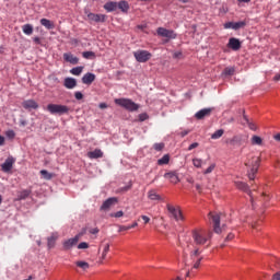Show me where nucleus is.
<instances>
[{
    "label": "nucleus",
    "instance_id": "f257e3e1",
    "mask_svg": "<svg viewBox=\"0 0 280 280\" xmlns=\"http://www.w3.org/2000/svg\"><path fill=\"white\" fill-rule=\"evenodd\" d=\"M260 161L261 160L259 158H253L247 163H245L246 167L248 168L247 176L249 180H255V174H257L259 171Z\"/></svg>",
    "mask_w": 280,
    "mask_h": 280
},
{
    "label": "nucleus",
    "instance_id": "f03ea898",
    "mask_svg": "<svg viewBox=\"0 0 280 280\" xmlns=\"http://www.w3.org/2000/svg\"><path fill=\"white\" fill-rule=\"evenodd\" d=\"M47 110H48V113H50V115L62 116V115H69V110H71V108H69V106H67V105L48 104Z\"/></svg>",
    "mask_w": 280,
    "mask_h": 280
},
{
    "label": "nucleus",
    "instance_id": "7ed1b4c3",
    "mask_svg": "<svg viewBox=\"0 0 280 280\" xmlns=\"http://www.w3.org/2000/svg\"><path fill=\"white\" fill-rule=\"evenodd\" d=\"M115 104L121 106L122 108H126V110H129L130 113L139 110V104L132 102V100L129 98H116Z\"/></svg>",
    "mask_w": 280,
    "mask_h": 280
},
{
    "label": "nucleus",
    "instance_id": "20e7f679",
    "mask_svg": "<svg viewBox=\"0 0 280 280\" xmlns=\"http://www.w3.org/2000/svg\"><path fill=\"white\" fill-rule=\"evenodd\" d=\"M166 209L168 211V218H173V220L176 222H183V220H185V217H183V211H180L179 207L167 203Z\"/></svg>",
    "mask_w": 280,
    "mask_h": 280
},
{
    "label": "nucleus",
    "instance_id": "39448f33",
    "mask_svg": "<svg viewBox=\"0 0 280 280\" xmlns=\"http://www.w3.org/2000/svg\"><path fill=\"white\" fill-rule=\"evenodd\" d=\"M156 34L161 38H167V40H174L176 38L175 32L165 27H158Z\"/></svg>",
    "mask_w": 280,
    "mask_h": 280
},
{
    "label": "nucleus",
    "instance_id": "423d86ee",
    "mask_svg": "<svg viewBox=\"0 0 280 280\" xmlns=\"http://www.w3.org/2000/svg\"><path fill=\"white\" fill-rule=\"evenodd\" d=\"M137 62H148L152 58V54L148 50H137L133 52Z\"/></svg>",
    "mask_w": 280,
    "mask_h": 280
},
{
    "label": "nucleus",
    "instance_id": "0eeeda50",
    "mask_svg": "<svg viewBox=\"0 0 280 280\" xmlns=\"http://www.w3.org/2000/svg\"><path fill=\"white\" fill-rule=\"evenodd\" d=\"M81 237H82V233H79L74 237L65 241L63 242V250H71V248H73V246L78 245V242H80Z\"/></svg>",
    "mask_w": 280,
    "mask_h": 280
},
{
    "label": "nucleus",
    "instance_id": "6e6552de",
    "mask_svg": "<svg viewBox=\"0 0 280 280\" xmlns=\"http://www.w3.org/2000/svg\"><path fill=\"white\" fill-rule=\"evenodd\" d=\"M192 240L198 246L207 244V237L205 236V234H202V232H199L198 230L192 231Z\"/></svg>",
    "mask_w": 280,
    "mask_h": 280
},
{
    "label": "nucleus",
    "instance_id": "1a4fd4ad",
    "mask_svg": "<svg viewBox=\"0 0 280 280\" xmlns=\"http://www.w3.org/2000/svg\"><path fill=\"white\" fill-rule=\"evenodd\" d=\"M14 163H16V160L14 158L9 156L2 164L1 170L4 172V174H8L12 172V167H14Z\"/></svg>",
    "mask_w": 280,
    "mask_h": 280
},
{
    "label": "nucleus",
    "instance_id": "9d476101",
    "mask_svg": "<svg viewBox=\"0 0 280 280\" xmlns=\"http://www.w3.org/2000/svg\"><path fill=\"white\" fill-rule=\"evenodd\" d=\"M230 143L236 147L244 145V143H248V136H244V135L234 136L230 140Z\"/></svg>",
    "mask_w": 280,
    "mask_h": 280
},
{
    "label": "nucleus",
    "instance_id": "9b49d317",
    "mask_svg": "<svg viewBox=\"0 0 280 280\" xmlns=\"http://www.w3.org/2000/svg\"><path fill=\"white\" fill-rule=\"evenodd\" d=\"M243 27H246V22L241 21V22H226L224 24V30H242Z\"/></svg>",
    "mask_w": 280,
    "mask_h": 280
},
{
    "label": "nucleus",
    "instance_id": "f8f14e48",
    "mask_svg": "<svg viewBox=\"0 0 280 280\" xmlns=\"http://www.w3.org/2000/svg\"><path fill=\"white\" fill-rule=\"evenodd\" d=\"M209 215L212 218L213 221V231L214 233H217L218 235H220V233H222V228H220V214H213V213H209Z\"/></svg>",
    "mask_w": 280,
    "mask_h": 280
},
{
    "label": "nucleus",
    "instance_id": "ddd939ff",
    "mask_svg": "<svg viewBox=\"0 0 280 280\" xmlns=\"http://www.w3.org/2000/svg\"><path fill=\"white\" fill-rule=\"evenodd\" d=\"M228 47L233 49V51H240V49H242V42L235 37H231L229 39Z\"/></svg>",
    "mask_w": 280,
    "mask_h": 280
},
{
    "label": "nucleus",
    "instance_id": "4468645a",
    "mask_svg": "<svg viewBox=\"0 0 280 280\" xmlns=\"http://www.w3.org/2000/svg\"><path fill=\"white\" fill-rule=\"evenodd\" d=\"M88 19L92 23H104V21H106V15L95 14V13H88Z\"/></svg>",
    "mask_w": 280,
    "mask_h": 280
},
{
    "label": "nucleus",
    "instance_id": "2eb2a0df",
    "mask_svg": "<svg viewBox=\"0 0 280 280\" xmlns=\"http://www.w3.org/2000/svg\"><path fill=\"white\" fill-rule=\"evenodd\" d=\"M23 108H25V110H36L38 109V103H36V101L34 100H26L22 103Z\"/></svg>",
    "mask_w": 280,
    "mask_h": 280
},
{
    "label": "nucleus",
    "instance_id": "dca6fc26",
    "mask_svg": "<svg viewBox=\"0 0 280 280\" xmlns=\"http://www.w3.org/2000/svg\"><path fill=\"white\" fill-rule=\"evenodd\" d=\"M164 178H168L173 185L180 183V178H178V173H176V171L165 173Z\"/></svg>",
    "mask_w": 280,
    "mask_h": 280
},
{
    "label": "nucleus",
    "instance_id": "f3484780",
    "mask_svg": "<svg viewBox=\"0 0 280 280\" xmlns=\"http://www.w3.org/2000/svg\"><path fill=\"white\" fill-rule=\"evenodd\" d=\"M116 202H117V198L115 197L108 198L101 206V211H108V209H110L113 205H116Z\"/></svg>",
    "mask_w": 280,
    "mask_h": 280
},
{
    "label": "nucleus",
    "instance_id": "a211bd4d",
    "mask_svg": "<svg viewBox=\"0 0 280 280\" xmlns=\"http://www.w3.org/2000/svg\"><path fill=\"white\" fill-rule=\"evenodd\" d=\"M213 108H203L195 114L196 119H205V117H209L212 113Z\"/></svg>",
    "mask_w": 280,
    "mask_h": 280
},
{
    "label": "nucleus",
    "instance_id": "6ab92c4d",
    "mask_svg": "<svg viewBox=\"0 0 280 280\" xmlns=\"http://www.w3.org/2000/svg\"><path fill=\"white\" fill-rule=\"evenodd\" d=\"M63 60L70 62V65H78V62H80V59L71 52L63 54Z\"/></svg>",
    "mask_w": 280,
    "mask_h": 280
},
{
    "label": "nucleus",
    "instance_id": "aec40b11",
    "mask_svg": "<svg viewBox=\"0 0 280 280\" xmlns=\"http://www.w3.org/2000/svg\"><path fill=\"white\" fill-rule=\"evenodd\" d=\"M63 86L70 90L75 89V86H78V81L74 78L68 77L63 81Z\"/></svg>",
    "mask_w": 280,
    "mask_h": 280
},
{
    "label": "nucleus",
    "instance_id": "412c9836",
    "mask_svg": "<svg viewBox=\"0 0 280 280\" xmlns=\"http://www.w3.org/2000/svg\"><path fill=\"white\" fill-rule=\"evenodd\" d=\"M95 82V74L88 72L82 77L83 84H93Z\"/></svg>",
    "mask_w": 280,
    "mask_h": 280
},
{
    "label": "nucleus",
    "instance_id": "4be33fe9",
    "mask_svg": "<svg viewBox=\"0 0 280 280\" xmlns=\"http://www.w3.org/2000/svg\"><path fill=\"white\" fill-rule=\"evenodd\" d=\"M89 159H102L104 156V152L100 149H95L94 151H91L88 153Z\"/></svg>",
    "mask_w": 280,
    "mask_h": 280
},
{
    "label": "nucleus",
    "instance_id": "5701e85b",
    "mask_svg": "<svg viewBox=\"0 0 280 280\" xmlns=\"http://www.w3.org/2000/svg\"><path fill=\"white\" fill-rule=\"evenodd\" d=\"M235 185L237 189H241L242 191H248L250 198H253L252 191L248 189V184L244 182H236Z\"/></svg>",
    "mask_w": 280,
    "mask_h": 280
},
{
    "label": "nucleus",
    "instance_id": "b1692460",
    "mask_svg": "<svg viewBox=\"0 0 280 280\" xmlns=\"http://www.w3.org/2000/svg\"><path fill=\"white\" fill-rule=\"evenodd\" d=\"M243 125L246 124L249 128V130H257V125H255V122L250 121V119H248V116H246L245 114L243 115Z\"/></svg>",
    "mask_w": 280,
    "mask_h": 280
},
{
    "label": "nucleus",
    "instance_id": "393cba45",
    "mask_svg": "<svg viewBox=\"0 0 280 280\" xmlns=\"http://www.w3.org/2000/svg\"><path fill=\"white\" fill-rule=\"evenodd\" d=\"M56 240H58V233H52L51 236L47 238L48 248H54V246H56Z\"/></svg>",
    "mask_w": 280,
    "mask_h": 280
},
{
    "label": "nucleus",
    "instance_id": "a878e982",
    "mask_svg": "<svg viewBox=\"0 0 280 280\" xmlns=\"http://www.w3.org/2000/svg\"><path fill=\"white\" fill-rule=\"evenodd\" d=\"M22 32L26 34V36H32V34H34V26L32 24H24Z\"/></svg>",
    "mask_w": 280,
    "mask_h": 280
},
{
    "label": "nucleus",
    "instance_id": "bb28decb",
    "mask_svg": "<svg viewBox=\"0 0 280 280\" xmlns=\"http://www.w3.org/2000/svg\"><path fill=\"white\" fill-rule=\"evenodd\" d=\"M104 10L106 12H115L117 10V2H107L104 4Z\"/></svg>",
    "mask_w": 280,
    "mask_h": 280
},
{
    "label": "nucleus",
    "instance_id": "cd10ccee",
    "mask_svg": "<svg viewBox=\"0 0 280 280\" xmlns=\"http://www.w3.org/2000/svg\"><path fill=\"white\" fill-rule=\"evenodd\" d=\"M40 25H43L44 27H46V30H54V22H51V20L42 19V20H40Z\"/></svg>",
    "mask_w": 280,
    "mask_h": 280
},
{
    "label": "nucleus",
    "instance_id": "c85d7f7f",
    "mask_svg": "<svg viewBox=\"0 0 280 280\" xmlns=\"http://www.w3.org/2000/svg\"><path fill=\"white\" fill-rule=\"evenodd\" d=\"M117 8L119 9V10H121L122 12H128V10H129V5H128V2H126V1H119L118 3H117Z\"/></svg>",
    "mask_w": 280,
    "mask_h": 280
},
{
    "label": "nucleus",
    "instance_id": "c756f323",
    "mask_svg": "<svg viewBox=\"0 0 280 280\" xmlns=\"http://www.w3.org/2000/svg\"><path fill=\"white\" fill-rule=\"evenodd\" d=\"M82 71H84V67L79 66V67L72 68V69L70 70V73H71L72 75H81V74H82Z\"/></svg>",
    "mask_w": 280,
    "mask_h": 280
},
{
    "label": "nucleus",
    "instance_id": "7c9ffc66",
    "mask_svg": "<svg viewBox=\"0 0 280 280\" xmlns=\"http://www.w3.org/2000/svg\"><path fill=\"white\" fill-rule=\"evenodd\" d=\"M39 174L45 178V180H51V178H54V174L49 173L47 170H42Z\"/></svg>",
    "mask_w": 280,
    "mask_h": 280
},
{
    "label": "nucleus",
    "instance_id": "2f4dec72",
    "mask_svg": "<svg viewBox=\"0 0 280 280\" xmlns=\"http://www.w3.org/2000/svg\"><path fill=\"white\" fill-rule=\"evenodd\" d=\"M264 143V140L259 136H253L252 137V145H261Z\"/></svg>",
    "mask_w": 280,
    "mask_h": 280
},
{
    "label": "nucleus",
    "instance_id": "473e14b6",
    "mask_svg": "<svg viewBox=\"0 0 280 280\" xmlns=\"http://www.w3.org/2000/svg\"><path fill=\"white\" fill-rule=\"evenodd\" d=\"M136 226H139V223L135 222L131 225H120L119 226V233H121V231H130V229H135Z\"/></svg>",
    "mask_w": 280,
    "mask_h": 280
},
{
    "label": "nucleus",
    "instance_id": "72a5a7b5",
    "mask_svg": "<svg viewBox=\"0 0 280 280\" xmlns=\"http://www.w3.org/2000/svg\"><path fill=\"white\" fill-rule=\"evenodd\" d=\"M148 198H149L150 200H161V197H160L159 194H156V191H154V190H150V191L148 192Z\"/></svg>",
    "mask_w": 280,
    "mask_h": 280
},
{
    "label": "nucleus",
    "instance_id": "f704fd0d",
    "mask_svg": "<svg viewBox=\"0 0 280 280\" xmlns=\"http://www.w3.org/2000/svg\"><path fill=\"white\" fill-rule=\"evenodd\" d=\"M170 163V155L165 154L160 160H158L159 165H167Z\"/></svg>",
    "mask_w": 280,
    "mask_h": 280
},
{
    "label": "nucleus",
    "instance_id": "c9c22d12",
    "mask_svg": "<svg viewBox=\"0 0 280 280\" xmlns=\"http://www.w3.org/2000/svg\"><path fill=\"white\" fill-rule=\"evenodd\" d=\"M235 73L234 67H228L223 70L222 75H233Z\"/></svg>",
    "mask_w": 280,
    "mask_h": 280
},
{
    "label": "nucleus",
    "instance_id": "e433bc0d",
    "mask_svg": "<svg viewBox=\"0 0 280 280\" xmlns=\"http://www.w3.org/2000/svg\"><path fill=\"white\" fill-rule=\"evenodd\" d=\"M30 197V190H22L19 195H18V199L19 200H25L26 198Z\"/></svg>",
    "mask_w": 280,
    "mask_h": 280
},
{
    "label": "nucleus",
    "instance_id": "4c0bfd02",
    "mask_svg": "<svg viewBox=\"0 0 280 280\" xmlns=\"http://www.w3.org/2000/svg\"><path fill=\"white\" fill-rule=\"evenodd\" d=\"M224 135V129H219L211 135V139H220Z\"/></svg>",
    "mask_w": 280,
    "mask_h": 280
},
{
    "label": "nucleus",
    "instance_id": "58836bf2",
    "mask_svg": "<svg viewBox=\"0 0 280 280\" xmlns=\"http://www.w3.org/2000/svg\"><path fill=\"white\" fill-rule=\"evenodd\" d=\"M77 266H78L79 268H82V270H89V268H90L89 262L82 261V260L77 261Z\"/></svg>",
    "mask_w": 280,
    "mask_h": 280
},
{
    "label": "nucleus",
    "instance_id": "ea45409f",
    "mask_svg": "<svg viewBox=\"0 0 280 280\" xmlns=\"http://www.w3.org/2000/svg\"><path fill=\"white\" fill-rule=\"evenodd\" d=\"M83 58L86 60H91V58H95V52L93 51H83L82 52Z\"/></svg>",
    "mask_w": 280,
    "mask_h": 280
},
{
    "label": "nucleus",
    "instance_id": "a19ab883",
    "mask_svg": "<svg viewBox=\"0 0 280 280\" xmlns=\"http://www.w3.org/2000/svg\"><path fill=\"white\" fill-rule=\"evenodd\" d=\"M108 250H110V244H105L103 253H102V259H106V255H108Z\"/></svg>",
    "mask_w": 280,
    "mask_h": 280
},
{
    "label": "nucleus",
    "instance_id": "79ce46f5",
    "mask_svg": "<svg viewBox=\"0 0 280 280\" xmlns=\"http://www.w3.org/2000/svg\"><path fill=\"white\" fill-rule=\"evenodd\" d=\"M196 257H200V249H195L190 253V258L192 261H196Z\"/></svg>",
    "mask_w": 280,
    "mask_h": 280
},
{
    "label": "nucleus",
    "instance_id": "37998d69",
    "mask_svg": "<svg viewBox=\"0 0 280 280\" xmlns=\"http://www.w3.org/2000/svg\"><path fill=\"white\" fill-rule=\"evenodd\" d=\"M154 150H156V152H161V150H163V148H165V144L163 142L161 143H155L153 145Z\"/></svg>",
    "mask_w": 280,
    "mask_h": 280
},
{
    "label": "nucleus",
    "instance_id": "c03bdc74",
    "mask_svg": "<svg viewBox=\"0 0 280 280\" xmlns=\"http://www.w3.org/2000/svg\"><path fill=\"white\" fill-rule=\"evenodd\" d=\"M192 165L195 167H202V161L200 159H194L192 160Z\"/></svg>",
    "mask_w": 280,
    "mask_h": 280
},
{
    "label": "nucleus",
    "instance_id": "a18cd8bd",
    "mask_svg": "<svg viewBox=\"0 0 280 280\" xmlns=\"http://www.w3.org/2000/svg\"><path fill=\"white\" fill-rule=\"evenodd\" d=\"M78 248H79V250L86 249V248H89V243L82 242V243H80V244L78 245Z\"/></svg>",
    "mask_w": 280,
    "mask_h": 280
},
{
    "label": "nucleus",
    "instance_id": "49530a36",
    "mask_svg": "<svg viewBox=\"0 0 280 280\" xmlns=\"http://www.w3.org/2000/svg\"><path fill=\"white\" fill-rule=\"evenodd\" d=\"M5 136L9 138V139H14V137H16V133L14 132V130H8L5 132Z\"/></svg>",
    "mask_w": 280,
    "mask_h": 280
},
{
    "label": "nucleus",
    "instance_id": "de8ad7c7",
    "mask_svg": "<svg viewBox=\"0 0 280 280\" xmlns=\"http://www.w3.org/2000/svg\"><path fill=\"white\" fill-rule=\"evenodd\" d=\"M173 58H174L175 60H180V58H183V52H182V51H175V52L173 54Z\"/></svg>",
    "mask_w": 280,
    "mask_h": 280
},
{
    "label": "nucleus",
    "instance_id": "09e8293b",
    "mask_svg": "<svg viewBox=\"0 0 280 280\" xmlns=\"http://www.w3.org/2000/svg\"><path fill=\"white\" fill-rule=\"evenodd\" d=\"M215 170V164H211L205 172L203 174H211Z\"/></svg>",
    "mask_w": 280,
    "mask_h": 280
},
{
    "label": "nucleus",
    "instance_id": "8fccbe9b",
    "mask_svg": "<svg viewBox=\"0 0 280 280\" xmlns=\"http://www.w3.org/2000/svg\"><path fill=\"white\" fill-rule=\"evenodd\" d=\"M200 261H202V257H198L197 260H195V264H194L195 269L200 268Z\"/></svg>",
    "mask_w": 280,
    "mask_h": 280
},
{
    "label": "nucleus",
    "instance_id": "3c124183",
    "mask_svg": "<svg viewBox=\"0 0 280 280\" xmlns=\"http://www.w3.org/2000/svg\"><path fill=\"white\" fill-rule=\"evenodd\" d=\"M74 97H75V100H83L84 98V94H82V92H75L74 93Z\"/></svg>",
    "mask_w": 280,
    "mask_h": 280
},
{
    "label": "nucleus",
    "instance_id": "603ef678",
    "mask_svg": "<svg viewBox=\"0 0 280 280\" xmlns=\"http://www.w3.org/2000/svg\"><path fill=\"white\" fill-rule=\"evenodd\" d=\"M124 211H117L116 213L112 214V218H122Z\"/></svg>",
    "mask_w": 280,
    "mask_h": 280
},
{
    "label": "nucleus",
    "instance_id": "864d4df0",
    "mask_svg": "<svg viewBox=\"0 0 280 280\" xmlns=\"http://www.w3.org/2000/svg\"><path fill=\"white\" fill-rule=\"evenodd\" d=\"M145 119H148V114H140L139 115V120L140 121H145Z\"/></svg>",
    "mask_w": 280,
    "mask_h": 280
},
{
    "label": "nucleus",
    "instance_id": "5fc2aeb1",
    "mask_svg": "<svg viewBox=\"0 0 280 280\" xmlns=\"http://www.w3.org/2000/svg\"><path fill=\"white\" fill-rule=\"evenodd\" d=\"M90 233H91L92 235H97V233H100V229L93 228V229L90 230Z\"/></svg>",
    "mask_w": 280,
    "mask_h": 280
},
{
    "label": "nucleus",
    "instance_id": "6e6d98bb",
    "mask_svg": "<svg viewBox=\"0 0 280 280\" xmlns=\"http://www.w3.org/2000/svg\"><path fill=\"white\" fill-rule=\"evenodd\" d=\"M235 237V234L230 233L228 234V236L225 237V242H231V240H233Z\"/></svg>",
    "mask_w": 280,
    "mask_h": 280
},
{
    "label": "nucleus",
    "instance_id": "4d7b16f0",
    "mask_svg": "<svg viewBox=\"0 0 280 280\" xmlns=\"http://www.w3.org/2000/svg\"><path fill=\"white\" fill-rule=\"evenodd\" d=\"M198 142H194L191 143L189 147H188V150L191 151V150H195V148H198Z\"/></svg>",
    "mask_w": 280,
    "mask_h": 280
},
{
    "label": "nucleus",
    "instance_id": "13d9d810",
    "mask_svg": "<svg viewBox=\"0 0 280 280\" xmlns=\"http://www.w3.org/2000/svg\"><path fill=\"white\" fill-rule=\"evenodd\" d=\"M141 218H142L144 224H148L150 222V219L148 215H141Z\"/></svg>",
    "mask_w": 280,
    "mask_h": 280
},
{
    "label": "nucleus",
    "instance_id": "bf43d9fd",
    "mask_svg": "<svg viewBox=\"0 0 280 280\" xmlns=\"http://www.w3.org/2000/svg\"><path fill=\"white\" fill-rule=\"evenodd\" d=\"M132 184H129L128 186H125L121 188V191H128L129 189H131Z\"/></svg>",
    "mask_w": 280,
    "mask_h": 280
},
{
    "label": "nucleus",
    "instance_id": "052dcab7",
    "mask_svg": "<svg viewBox=\"0 0 280 280\" xmlns=\"http://www.w3.org/2000/svg\"><path fill=\"white\" fill-rule=\"evenodd\" d=\"M20 126H23V127L27 126V120L21 119L20 120Z\"/></svg>",
    "mask_w": 280,
    "mask_h": 280
},
{
    "label": "nucleus",
    "instance_id": "680f3d73",
    "mask_svg": "<svg viewBox=\"0 0 280 280\" xmlns=\"http://www.w3.org/2000/svg\"><path fill=\"white\" fill-rule=\"evenodd\" d=\"M33 40L36 45H40V37H34Z\"/></svg>",
    "mask_w": 280,
    "mask_h": 280
},
{
    "label": "nucleus",
    "instance_id": "e2e57ef3",
    "mask_svg": "<svg viewBox=\"0 0 280 280\" xmlns=\"http://www.w3.org/2000/svg\"><path fill=\"white\" fill-rule=\"evenodd\" d=\"M272 280H280V272L275 273Z\"/></svg>",
    "mask_w": 280,
    "mask_h": 280
},
{
    "label": "nucleus",
    "instance_id": "0e129e2a",
    "mask_svg": "<svg viewBox=\"0 0 280 280\" xmlns=\"http://www.w3.org/2000/svg\"><path fill=\"white\" fill-rule=\"evenodd\" d=\"M189 135V130H184L180 132V137H187Z\"/></svg>",
    "mask_w": 280,
    "mask_h": 280
},
{
    "label": "nucleus",
    "instance_id": "69168bd1",
    "mask_svg": "<svg viewBox=\"0 0 280 280\" xmlns=\"http://www.w3.org/2000/svg\"><path fill=\"white\" fill-rule=\"evenodd\" d=\"M98 106H100V108H103V109L108 108V105H106V103H101Z\"/></svg>",
    "mask_w": 280,
    "mask_h": 280
},
{
    "label": "nucleus",
    "instance_id": "338daca9",
    "mask_svg": "<svg viewBox=\"0 0 280 280\" xmlns=\"http://www.w3.org/2000/svg\"><path fill=\"white\" fill-rule=\"evenodd\" d=\"M273 139H275L276 141H280V133H277L276 136H273Z\"/></svg>",
    "mask_w": 280,
    "mask_h": 280
},
{
    "label": "nucleus",
    "instance_id": "774afa93",
    "mask_svg": "<svg viewBox=\"0 0 280 280\" xmlns=\"http://www.w3.org/2000/svg\"><path fill=\"white\" fill-rule=\"evenodd\" d=\"M275 82H279L280 80V73L276 75V78H273Z\"/></svg>",
    "mask_w": 280,
    "mask_h": 280
}]
</instances>
